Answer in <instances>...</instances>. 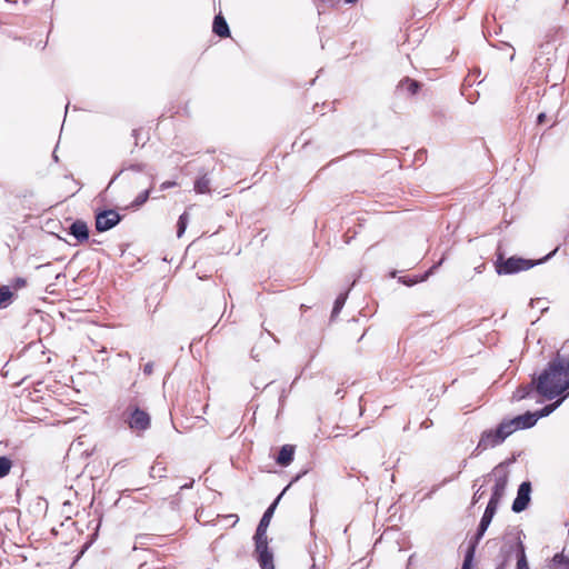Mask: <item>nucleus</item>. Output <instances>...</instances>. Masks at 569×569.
Returning <instances> with one entry per match:
<instances>
[{
  "label": "nucleus",
  "instance_id": "nucleus-1",
  "mask_svg": "<svg viewBox=\"0 0 569 569\" xmlns=\"http://www.w3.org/2000/svg\"><path fill=\"white\" fill-rule=\"evenodd\" d=\"M536 379V392L547 400H552L563 392H567L568 396L569 356L566 357L557 352Z\"/></svg>",
  "mask_w": 569,
  "mask_h": 569
},
{
  "label": "nucleus",
  "instance_id": "nucleus-2",
  "mask_svg": "<svg viewBox=\"0 0 569 569\" xmlns=\"http://www.w3.org/2000/svg\"><path fill=\"white\" fill-rule=\"evenodd\" d=\"M113 415L121 423L137 435L143 433L151 426L150 415L141 409L134 399L118 400Z\"/></svg>",
  "mask_w": 569,
  "mask_h": 569
},
{
  "label": "nucleus",
  "instance_id": "nucleus-3",
  "mask_svg": "<svg viewBox=\"0 0 569 569\" xmlns=\"http://www.w3.org/2000/svg\"><path fill=\"white\" fill-rule=\"evenodd\" d=\"M556 251H557V249L540 260L525 259V258L516 257V256H512V257H509L506 259L503 257V253L498 252L497 259L495 261L496 272L499 276H508V274L518 273L520 271L529 270V269L533 268L535 266L547 261L552 254H555Z\"/></svg>",
  "mask_w": 569,
  "mask_h": 569
},
{
  "label": "nucleus",
  "instance_id": "nucleus-4",
  "mask_svg": "<svg viewBox=\"0 0 569 569\" xmlns=\"http://www.w3.org/2000/svg\"><path fill=\"white\" fill-rule=\"evenodd\" d=\"M507 438L508 432H506L501 423H499L495 429H487L482 431L479 442L476 449L472 451L471 457L478 456L480 452L487 450L488 448H495L501 445Z\"/></svg>",
  "mask_w": 569,
  "mask_h": 569
},
{
  "label": "nucleus",
  "instance_id": "nucleus-5",
  "mask_svg": "<svg viewBox=\"0 0 569 569\" xmlns=\"http://www.w3.org/2000/svg\"><path fill=\"white\" fill-rule=\"evenodd\" d=\"M254 553L261 569H274L273 553L268 547V537L254 533Z\"/></svg>",
  "mask_w": 569,
  "mask_h": 569
},
{
  "label": "nucleus",
  "instance_id": "nucleus-6",
  "mask_svg": "<svg viewBox=\"0 0 569 569\" xmlns=\"http://www.w3.org/2000/svg\"><path fill=\"white\" fill-rule=\"evenodd\" d=\"M492 473L495 476V486L492 487L488 503L499 507L508 485V471L503 469V463H500L493 468Z\"/></svg>",
  "mask_w": 569,
  "mask_h": 569
},
{
  "label": "nucleus",
  "instance_id": "nucleus-7",
  "mask_svg": "<svg viewBox=\"0 0 569 569\" xmlns=\"http://www.w3.org/2000/svg\"><path fill=\"white\" fill-rule=\"evenodd\" d=\"M122 219L116 210L106 209L96 213V229L99 232L108 231L114 228Z\"/></svg>",
  "mask_w": 569,
  "mask_h": 569
},
{
  "label": "nucleus",
  "instance_id": "nucleus-8",
  "mask_svg": "<svg viewBox=\"0 0 569 569\" xmlns=\"http://www.w3.org/2000/svg\"><path fill=\"white\" fill-rule=\"evenodd\" d=\"M532 486L530 481H523L519 485L517 490V497L515 498L511 510L516 513L525 511L531 501Z\"/></svg>",
  "mask_w": 569,
  "mask_h": 569
},
{
  "label": "nucleus",
  "instance_id": "nucleus-9",
  "mask_svg": "<svg viewBox=\"0 0 569 569\" xmlns=\"http://www.w3.org/2000/svg\"><path fill=\"white\" fill-rule=\"evenodd\" d=\"M497 510H498L497 506H493L491 503L487 505L485 512H483V515L480 519V522L478 525L477 531H476L475 536L470 539L469 545H473L477 548L478 543L480 542V540L485 536L488 527L490 526Z\"/></svg>",
  "mask_w": 569,
  "mask_h": 569
},
{
  "label": "nucleus",
  "instance_id": "nucleus-10",
  "mask_svg": "<svg viewBox=\"0 0 569 569\" xmlns=\"http://www.w3.org/2000/svg\"><path fill=\"white\" fill-rule=\"evenodd\" d=\"M68 233L82 243L89 240L90 231L86 221L77 219L69 226Z\"/></svg>",
  "mask_w": 569,
  "mask_h": 569
},
{
  "label": "nucleus",
  "instance_id": "nucleus-11",
  "mask_svg": "<svg viewBox=\"0 0 569 569\" xmlns=\"http://www.w3.org/2000/svg\"><path fill=\"white\" fill-rule=\"evenodd\" d=\"M281 499V495H279L274 501L267 508V510L264 511V513L262 515L259 523H258V527L256 529V532L257 535H259V537L261 536H267V529L270 525V520L273 516V512L277 508V505L279 502V500Z\"/></svg>",
  "mask_w": 569,
  "mask_h": 569
},
{
  "label": "nucleus",
  "instance_id": "nucleus-12",
  "mask_svg": "<svg viewBox=\"0 0 569 569\" xmlns=\"http://www.w3.org/2000/svg\"><path fill=\"white\" fill-rule=\"evenodd\" d=\"M295 449L292 445H283L278 452L276 462L281 467H288L293 461Z\"/></svg>",
  "mask_w": 569,
  "mask_h": 569
},
{
  "label": "nucleus",
  "instance_id": "nucleus-13",
  "mask_svg": "<svg viewBox=\"0 0 569 569\" xmlns=\"http://www.w3.org/2000/svg\"><path fill=\"white\" fill-rule=\"evenodd\" d=\"M537 379L532 378L531 382L519 386L512 395L513 401H520L522 399L531 398L532 393L536 391Z\"/></svg>",
  "mask_w": 569,
  "mask_h": 569
},
{
  "label": "nucleus",
  "instance_id": "nucleus-14",
  "mask_svg": "<svg viewBox=\"0 0 569 569\" xmlns=\"http://www.w3.org/2000/svg\"><path fill=\"white\" fill-rule=\"evenodd\" d=\"M212 31L220 38H227L230 36L228 22L221 13L214 16L212 22Z\"/></svg>",
  "mask_w": 569,
  "mask_h": 569
},
{
  "label": "nucleus",
  "instance_id": "nucleus-15",
  "mask_svg": "<svg viewBox=\"0 0 569 569\" xmlns=\"http://www.w3.org/2000/svg\"><path fill=\"white\" fill-rule=\"evenodd\" d=\"M147 164L143 162H127L124 161L121 166V169L114 173L112 179L110 180V184H112L123 172L126 171H134V172H146Z\"/></svg>",
  "mask_w": 569,
  "mask_h": 569
},
{
  "label": "nucleus",
  "instance_id": "nucleus-16",
  "mask_svg": "<svg viewBox=\"0 0 569 569\" xmlns=\"http://www.w3.org/2000/svg\"><path fill=\"white\" fill-rule=\"evenodd\" d=\"M149 176L151 178V184H153V181H154V176L153 173L149 172ZM151 190H152V186H150L149 189L140 192L136 199L131 202L130 204V208L132 209H139L140 207H142L149 199L150 194H151Z\"/></svg>",
  "mask_w": 569,
  "mask_h": 569
},
{
  "label": "nucleus",
  "instance_id": "nucleus-17",
  "mask_svg": "<svg viewBox=\"0 0 569 569\" xmlns=\"http://www.w3.org/2000/svg\"><path fill=\"white\" fill-rule=\"evenodd\" d=\"M397 88L400 91H407L410 96H413L419 91L420 82L410 78H405L399 82Z\"/></svg>",
  "mask_w": 569,
  "mask_h": 569
},
{
  "label": "nucleus",
  "instance_id": "nucleus-18",
  "mask_svg": "<svg viewBox=\"0 0 569 569\" xmlns=\"http://www.w3.org/2000/svg\"><path fill=\"white\" fill-rule=\"evenodd\" d=\"M500 423L505 428L506 432H508V437L517 430H523V427H521V419L519 416L513 417L511 419H503Z\"/></svg>",
  "mask_w": 569,
  "mask_h": 569
},
{
  "label": "nucleus",
  "instance_id": "nucleus-19",
  "mask_svg": "<svg viewBox=\"0 0 569 569\" xmlns=\"http://www.w3.org/2000/svg\"><path fill=\"white\" fill-rule=\"evenodd\" d=\"M550 569H569V557L563 552L556 553L549 565Z\"/></svg>",
  "mask_w": 569,
  "mask_h": 569
},
{
  "label": "nucleus",
  "instance_id": "nucleus-20",
  "mask_svg": "<svg viewBox=\"0 0 569 569\" xmlns=\"http://www.w3.org/2000/svg\"><path fill=\"white\" fill-rule=\"evenodd\" d=\"M516 569H529V565L526 557L525 546L521 540L517 542V568Z\"/></svg>",
  "mask_w": 569,
  "mask_h": 569
},
{
  "label": "nucleus",
  "instance_id": "nucleus-21",
  "mask_svg": "<svg viewBox=\"0 0 569 569\" xmlns=\"http://www.w3.org/2000/svg\"><path fill=\"white\" fill-rule=\"evenodd\" d=\"M13 296L9 286H0V309L7 308L12 302Z\"/></svg>",
  "mask_w": 569,
  "mask_h": 569
},
{
  "label": "nucleus",
  "instance_id": "nucleus-22",
  "mask_svg": "<svg viewBox=\"0 0 569 569\" xmlns=\"http://www.w3.org/2000/svg\"><path fill=\"white\" fill-rule=\"evenodd\" d=\"M349 290L350 288L345 291V292H341L335 300V303H333V308H332V312H331V320H333L338 315L339 312L342 310L346 301H347V298H348V295H349Z\"/></svg>",
  "mask_w": 569,
  "mask_h": 569
},
{
  "label": "nucleus",
  "instance_id": "nucleus-23",
  "mask_svg": "<svg viewBox=\"0 0 569 569\" xmlns=\"http://www.w3.org/2000/svg\"><path fill=\"white\" fill-rule=\"evenodd\" d=\"M210 179L209 177L204 173L202 174L201 177H199L196 182H194V191L197 193H208L210 192Z\"/></svg>",
  "mask_w": 569,
  "mask_h": 569
},
{
  "label": "nucleus",
  "instance_id": "nucleus-24",
  "mask_svg": "<svg viewBox=\"0 0 569 569\" xmlns=\"http://www.w3.org/2000/svg\"><path fill=\"white\" fill-rule=\"evenodd\" d=\"M476 547L473 545H468V548L466 550L462 566L460 569H472L473 568V560L476 555Z\"/></svg>",
  "mask_w": 569,
  "mask_h": 569
},
{
  "label": "nucleus",
  "instance_id": "nucleus-25",
  "mask_svg": "<svg viewBox=\"0 0 569 569\" xmlns=\"http://www.w3.org/2000/svg\"><path fill=\"white\" fill-rule=\"evenodd\" d=\"M566 397H567V395H565L560 400L556 401L555 403L547 405L543 408H541L540 410L533 411L535 416L537 417V420L549 416L557 407L560 406V403L562 402V400Z\"/></svg>",
  "mask_w": 569,
  "mask_h": 569
},
{
  "label": "nucleus",
  "instance_id": "nucleus-26",
  "mask_svg": "<svg viewBox=\"0 0 569 569\" xmlns=\"http://www.w3.org/2000/svg\"><path fill=\"white\" fill-rule=\"evenodd\" d=\"M521 419V427L525 429L532 428L537 423V417L532 411H527L523 415H519Z\"/></svg>",
  "mask_w": 569,
  "mask_h": 569
},
{
  "label": "nucleus",
  "instance_id": "nucleus-27",
  "mask_svg": "<svg viewBox=\"0 0 569 569\" xmlns=\"http://www.w3.org/2000/svg\"><path fill=\"white\" fill-rule=\"evenodd\" d=\"M188 222H189V214L187 212H183L179 217L178 222H177V237L178 238H181L182 234L184 233Z\"/></svg>",
  "mask_w": 569,
  "mask_h": 569
},
{
  "label": "nucleus",
  "instance_id": "nucleus-28",
  "mask_svg": "<svg viewBox=\"0 0 569 569\" xmlns=\"http://www.w3.org/2000/svg\"><path fill=\"white\" fill-rule=\"evenodd\" d=\"M12 468V461L7 456H0V479L9 475Z\"/></svg>",
  "mask_w": 569,
  "mask_h": 569
},
{
  "label": "nucleus",
  "instance_id": "nucleus-29",
  "mask_svg": "<svg viewBox=\"0 0 569 569\" xmlns=\"http://www.w3.org/2000/svg\"><path fill=\"white\" fill-rule=\"evenodd\" d=\"M445 260V257H442L436 264H433L428 271H426V273L422 276V278L420 279V281H423L426 280L430 274H432L435 272V270L442 264Z\"/></svg>",
  "mask_w": 569,
  "mask_h": 569
},
{
  "label": "nucleus",
  "instance_id": "nucleus-30",
  "mask_svg": "<svg viewBox=\"0 0 569 569\" xmlns=\"http://www.w3.org/2000/svg\"><path fill=\"white\" fill-rule=\"evenodd\" d=\"M26 284H27V280L24 278L18 277V278H16L13 280V288L14 289L23 288V287H26Z\"/></svg>",
  "mask_w": 569,
  "mask_h": 569
},
{
  "label": "nucleus",
  "instance_id": "nucleus-31",
  "mask_svg": "<svg viewBox=\"0 0 569 569\" xmlns=\"http://www.w3.org/2000/svg\"><path fill=\"white\" fill-rule=\"evenodd\" d=\"M177 186L176 181H164L160 184V191L168 190Z\"/></svg>",
  "mask_w": 569,
  "mask_h": 569
},
{
  "label": "nucleus",
  "instance_id": "nucleus-32",
  "mask_svg": "<svg viewBox=\"0 0 569 569\" xmlns=\"http://www.w3.org/2000/svg\"><path fill=\"white\" fill-rule=\"evenodd\" d=\"M153 372V362H147L143 367V373L147 375V376H150L152 375Z\"/></svg>",
  "mask_w": 569,
  "mask_h": 569
},
{
  "label": "nucleus",
  "instance_id": "nucleus-33",
  "mask_svg": "<svg viewBox=\"0 0 569 569\" xmlns=\"http://www.w3.org/2000/svg\"><path fill=\"white\" fill-rule=\"evenodd\" d=\"M480 490H481V487L475 492L473 498H472V503H476L481 499L483 492H481Z\"/></svg>",
  "mask_w": 569,
  "mask_h": 569
},
{
  "label": "nucleus",
  "instance_id": "nucleus-34",
  "mask_svg": "<svg viewBox=\"0 0 569 569\" xmlns=\"http://www.w3.org/2000/svg\"><path fill=\"white\" fill-rule=\"evenodd\" d=\"M546 120V113L545 112H540L538 116H537V123L538 124H542Z\"/></svg>",
  "mask_w": 569,
  "mask_h": 569
},
{
  "label": "nucleus",
  "instance_id": "nucleus-35",
  "mask_svg": "<svg viewBox=\"0 0 569 569\" xmlns=\"http://www.w3.org/2000/svg\"><path fill=\"white\" fill-rule=\"evenodd\" d=\"M226 518H232L233 519V522H232L233 526L239 521V518H238L237 515H228V516H226Z\"/></svg>",
  "mask_w": 569,
  "mask_h": 569
},
{
  "label": "nucleus",
  "instance_id": "nucleus-36",
  "mask_svg": "<svg viewBox=\"0 0 569 569\" xmlns=\"http://www.w3.org/2000/svg\"><path fill=\"white\" fill-rule=\"evenodd\" d=\"M483 269H485V264L483 263H481L480 266L475 268L476 272H478V273L482 272Z\"/></svg>",
  "mask_w": 569,
  "mask_h": 569
},
{
  "label": "nucleus",
  "instance_id": "nucleus-37",
  "mask_svg": "<svg viewBox=\"0 0 569 569\" xmlns=\"http://www.w3.org/2000/svg\"><path fill=\"white\" fill-rule=\"evenodd\" d=\"M192 485H193V480H192L190 483H186V485H183V486L181 487V489H189V488H191V487H192Z\"/></svg>",
  "mask_w": 569,
  "mask_h": 569
},
{
  "label": "nucleus",
  "instance_id": "nucleus-38",
  "mask_svg": "<svg viewBox=\"0 0 569 569\" xmlns=\"http://www.w3.org/2000/svg\"><path fill=\"white\" fill-rule=\"evenodd\" d=\"M52 159H53L56 162H58V161H59V158H58V156H57L56 150L52 152Z\"/></svg>",
  "mask_w": 569,
  "mask_h": 569
},
{
  "label": "nucleus",
  "instance_id": "nucleus-39",
  "mask_svg": "<svg viewBox=\"0 0 569 569\" xmlns=\"http://www.w3.org/2000/svg\"><path fill=\"white\" fill-rule=\"evenodd\" d=\"M403 282H405V283H407V284H413V283H417V282H418V280H410V281H408V282H407V281H403Z\"/></svg>",
  "mask_w": 569,
  "mask_h": 569
},
{
  "label": "nucleus",
  "instance_id": "nucleus-40",
  "mask_svg": "<svg viewBox=\"0 0 569 569\" xmlns=\"http://www.w3.org/2000/svg\"><path fill=\"white\" fill-rule=\"evenodd\" d=\"M346 3H356L358 0H343Z\"/></svg>",
  "mask_w": 569,
  "mask_h": 569
},
{
  "label": "nucleus",
  "instance_id": "nucleus-41",
  "mask_svg": "<svg viewBox=\"0 0 569 569\" xmlns=\"http://www.w3.org/2000/svg\"><path fill=\"white\" fill-rule=\"evenodd\" d=\"M505 568H506L505 563H500L496 569H505Z\"/></svg>",
  "mask_w": 569,
  "mask_h": 569
},
{
  "label": "nucleus",
  "instance_id": "nucleus-42",
  "mask_svg": "<svg viewBox=\"0 0 569 569\" xmlns=\"http://www.w3.org/2000/svg\"><path fill=\"white\" fill-rule=\"evenodd\" d=\"M466 466H467V460H463V461L461 462V467H462V468H465Z\"/></svg>",
  "mask_w": 569,
  "mask_h": 569
},
{
  "label": "nucleus",
  "instance_id": "nucleus-43",
  "mask_svg": "<svg viewBox=\"0 0 569 569\" xmlns=\"http://www.w3.org/2000/svg\"><path fill=\"white\" fill-rule=\"evenodd\" d=\"M336 395H341V390H340V389H338V390H337V392H336Z\"/></svg>",
  "mask_w": 569,
  "mask_h": 569
},
{
  "label": "nucleus",
  "instance_id": "nucleus-44",
  "mask_svg": "<svg viewBox=\"0 0 569 569\" xmlns=\"http://www.w3.org/2000/svg\"><path fill=\"white\" fill-rule=\"evenodd\" d=\"M286 490H288V487H284V490L280 495L282 496Z\"/></svg>",
  "mask_w": 569,
  "mask_h": 569
}]
</instances>
